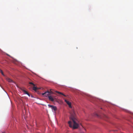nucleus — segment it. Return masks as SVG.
Returning <instances> with one entry per match:
<instances>
[{
    "instance_id": "nucleus-3",
    "label": "nucleus",
    "mask_w": 133,
    "mask_h": 133,
    "mask_svg": "<svg viewBox=\"0 0 133 133\" xmlns=\"http://www.w3.org/2000/svg\"><path fill=\"white\" fill-rule=\"evenodd\" d=\"M48 106L49 108H51L52 110H53L54 111H56L57 110V107L56 106L49 104H48Z\"/></svg>"
},
{
    "instance_id": "nucleus-1",
    "label": "nucleus",
    "mask_w": 133,
    "mask_h": 133,
    "mask_svg": "<svg viewBox=\"0 0 133 133\" xmlns=\"http://www.w3.org/2000/svg\"><path fill=\"white\" fill-rule=\"evenodd\" d=\"M70 114V120L68 122L69 126L73 129H77L78 128L80 123L77 119L76 114L74 111H72Z\"/></svg>"
},
{
    "instance_id": "nucleus-14",
    "label": "nucleus",
    "mask_w": 133,
    "mask_h": 133,
    "mask_svg": "<svg viewBox=\"0 0 133 133\" xmlns=\"http://www.w3.org/2000/svg\"><path fill=\"white\" fill-rule=\"evenodd\" d=\"M2 133H5L4 132H3Z\"/></svg>"
},
{
    "instance_id": "nucleus-13",
    "label": "nucleus",
    "mask_w": 133,
    "mask_h": 133,
    "mask_svg": "<svg viewBox=\"0 0 133 133\" xmlns=\"http://www.w3.org/2000/svg\"><path fill=\"white\" fill-rule=\"evenodd\" d=\"M103 116L104 117V118H107V117L106 115H103Z\"/></svg>"
},
{
    "instance_id": "nucleus-5",
    "label": "nucleus",
    "mask_w": 133,
    "mask_h": 133,
    "mask_svg": "<svg viewBox=\"0 0 133 133\" xmlns=\"http://www.w3.org/2000/svg\"><path fill=\"white\" fill-rule=\"evenodd\" d=\"M65 101L66 103L69 105V107L71 108H72L71 102L65 99Z\"/></svg>"
},
{
    "instance_id": "nucleus-7",
    "label": "nucleus",
    "mask_w": 133,
    "mask_h": 133,
    "mask_svg": "<svg viewBox=\"0 0 133 133\" xmlns=\"http://www.w3.org/2000/svg\"><path fill=\"white\" fill-rule=\"evenodd\" d=\"M7 81L10 83H13L14 81L10 79L9 78H7Z\"/></svg>"
},
{
    "instance_id": "nucleus-2",
    "label": "nucleus",
    "mask_w": 133,
    "mask_h": 133,
    "mask_svg": "<svg viewBox=\"0 0 133 133\" xmlns=\"http://www.w3.org/2000/svg\"><path fill=\"white\" fill-rule=\"evenodd\" d=\"M50 92H49L48 91H47L45 92L44 93H43L42 94V95H43L45 97H47L50 96L51 95Z\"/></svg>"
},
{
    "instance_id": "nucleus-11",
    "label": "nucleus",
    "mask_w": 133,
    "mask_h": 133,
    "mask_svg": "<svg viewBox=\"0 0 133 133\" xmlns=\"http://www.w3.org/2000/svg\"><path fill=\"white\" fill-rule=\"evenodd\" d=\"M0 71H1V73L2 74V75L4 76V75L3 72L2 71V70H1Z\"/></svg>"
},
{
    "instance_id": "nucleus-8",
    "label": "nucleus",
    "mask_w": 133,
    "mask_h": 133,
    "mask_svg": "<svg viewBox=\"0 0 133 133\" xmlns=\"http://www.w3.org/2000/svg\"><path fill=\"white\" fill-rule=\"evenodd\" d=\"M56 92L59 94H61L65 96H66L65 95H64V94H63V93H62L61 92H59L57 91H56Z\"/></svg>"
},
{
    "instance_id": "nucleus-6",
    "label": "nucleus",
    "mask_w": 133,
    "mask_h": 133,
    "mask_svg": "<svg viewBox=\"0 0 133 133\" xmlns=\"http://www.w3.org/2000/svg\"><path fill=\"white\" fill-rule=\"evenodd\" d=\"M22 90L25 94H26L29 96H30L29 94L27 91L23 89Z\"/></svg>"
},
{
    "instance_id": "nucleus-9",
    "label": "nucleus",
    "mask_w": 133,
    "mask_h": 133,
    "mask_svg": "<svg viewBox=\"0 0 133 133\" xmlns=\"http://www.w3.org/2000/svg\"><path fill=\"white\" fill-rule=\"evenodd\" d=\"M38 89V88H37L36 87H35L34 86L33 87V90L35 91H36Z\"/></svg>"
},
{
    "instance_id": "nucleus-12",
    "label": "nucleus",
    "mask_w": 133,
    "mask_h": 133,
    "mask_svg": "<svg viewBox=\"0 0 133 133\" xmlns=\"http://www.w3.org/2000/svg\"><path fill=\"white\" fill-rule=\"evenodd\" d=\"M50 94H52L53 93V92L52 91V89H50Z\"/></svg>"
},
{
    "instance_id": "nucleus-4",
    "label": "nucleus",
    "mask_w": 133,
    "mask_h": 133,
    "mask_svg": "<svg viewBox=\"0 0 133 133\" xmlns=\"http://www.w3.org/2000/svg\"><path fill=\"white\" fill-rule=\"evenodd\" d=\"M54 96H48L49 99L50 101L52 102H53L54 101Z\"/></svg>"
},
{
    "instance_id": "nucleus-10",
    "label": "nucleus",
    "mask_w": 133,
    "mask_h": 133,
    "mask_svg": "<svg viewBox=\"0 0 133 133\" xmlns=\"http://www.w3.org/2000/svg\"><path fill=\"white\" fill-rule=\"evenodd\" d=\"M29 84H32V85H33V86H35V85L32 82H30L29 83Z\"/></svg>"
}]
</instances>
